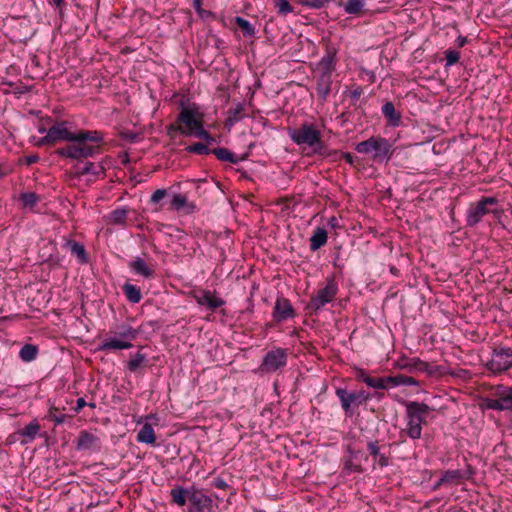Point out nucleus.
Returning <instances> with one entry per match:
<instances>
[{
    "instance_id": "1",
    "label": "nucleus",
    "mask_w": 512,
    "mask_h": 512,
    "mask_svg": "<svg viewBox=\"0 0 512 512\" xmlns=\"http://www.w3.org/2000/svg\"><path fill=\"white\" fill-rule=\"evenodd\" d=\"M103 144V132L80 129L76 132V143L59 147L54 151V154L62 158L82 162L101 154Z\"/></svg>"
},
{
    "instance_id": "2",
    "label": "nucleus",
    "mask_w": 512,
    "mask_h": 512,
    "mask_svg": "<svg viewBox=\"0 0 512 512\" xmlns=\"http://www.w3.org/2000/svg\"><path fill=\"white\" fill-rule=\"evenodd\" d=\"M170 504L179 508L187 507V512H214V505L208 492L195 484L174 485L170 492Z\"/></svg>"
},
{
    "instance_id": "3",
    "label": "nucleus",
    "mask_w": 512,
    "mask_h": 512,
    "mask_svg": "<svg viewBox=\"0 0 512 512\" xmlns=\"http://www.w3.org/2000/svg\"><path fill=\"white\" fill-rule=\"evenodd\" d=\"M355 150L359 154L370 155V159L374 163L387 165L393 158L397 147L389 139L378 135L357 143Z\"/></svg>"
},
{
    "instance_id": "4",
    "label": "nucleus",
    "mask_w": 512,
    "mask_h": 512,
    "mask_svg": "<svg viewBox=\"0 0 512 512\" xmlns=\"http://www.w3.org/2000/svg\"><path fill=\"white\" fill-rule=\"evenodd\" d=\"M179 108L181 111L178 114V122H183L188 127L186 136H194L204 140L207 144L216 142L215 137L204 129L203 114L199 112V107L196 104L186 106L185 101L181 100Z\"/></svg>"
},
{
    "instance_id": "5",
    "label": "nucleus",
    "mask_w": 512,
    "mask_h": 512,
    "mask_svg": "<svg viewBox=\"0 0 512 512\" xmlns=\"http://www.w3.org/2000/svg\"><path fill=\"white\" fill-rule=\"evenodd\" d=\"M401 405L406 407L405 419L406 429L402 431L413 440L420 439L422 436V425L427 424L426 417L434 408L424 402L406 401L398 399Z\"/></svg>"
},
{
    "instance_id": "6",
    "label": "nucleus",
    "mask_w": 512,
    "mask_h": 512,
    "mask_svg": "<svg viewBox=\"0 0 512 512\" xmlns=\"http://www.w3.org/2000/svg\"><path fill=\"white\" fill-rule=\"evenodd\" d=\"M113 337L106 338L100 345L99 351L124 350L133 347L132 341L136 340L139 330L128 323L116 324L110 329Z\"/></svg>"
},
{
    "instance_id": "7",
    "label": "nucleus",
    "mask_w": 512,
    "mask_h": 512,
    "mask_svg": "<svg viewBox=\"0 0 512 512\" xmlns=\"http://www.w3.org/2000/svg\"><path fill=\"white\" fill-rule=\"evenodd\" d=\"M503 209L495 196H482L477 202L471 203L466 213V226L475 227L488 214L500 218Z\"/></svg>"
},
{
    "instance_id": "8",
    "label": "nucleus",
    "mask_w": 512,
    "mask_h": 512,
    "mask_svg": "<svg viewBox=\"0 0 512 512\" xmlns=\"http://www.w3.org/2000/svg\"><path fill=\"white\" fill-rule=\"evenodd\" d=\"M335 395L340 402L344 415L348 418L357 414L360 406L366 405L367 402L372 399V394L365 389L361 388L360 390H350L346 386L336 387Z\"/></svg>"
},
{
    "instance_id": "9",
    "label": "nucleus",
    "mask_w": 512,
    "mask_h": 512,
    "mask_svg": "<svg viewBox=\"0 0 512 512\" xmlns=\"http://www.w3.org/2000/svg\"><path fill=\"white\" fill-rule=\"evenodd\" d=\"M486 368L494 375H500L512 368V348L503 345L494 347Z\"/></svg>"
},
{
    "instance_id": "10",
    "label": "nucleus",
    "mask_w": 512,
    "mask_h": 512,
    "mask_svg": "<svg viewBox=\"0 0 512 512\" xmlns=\"http://www.w3.org/2000/svg\"><path fill=\"white\" fill-rule=\"evenodd\" d=\"M66 141V145H73L76 143V132H71L67 129V122L61 121L53 124L44 137H42L38 145H54L57 142Z\"/></svg>"
},
{
    "instance_id": "11",
    "label": "nucleus",
    "mask_w": 512,
    "mask_h": 512,
    "mask_svg": "<svg viewBox=\"0 0 512 512\" xmlns=\"http://www.w3.org/2000/svg\"><path fill=\"white\" fill-rule=\"evenodd\" d=\"M287 132L290 139L295 144L307 146H312L313 144L318 143L319 135L321 134L315 124H310L308 122L302 123L297 128L289 127Z\"/></svg>"
},
{
    "instance_id": "12",
    "label": "nucleus",
    "mask_w": 512,
    "mask_h": 512,
    "mask_svg": "<svg viewBox=\"0 0 512 512\" xmlns=\"http://www.w3.org/2000/svg\"><path fill=\"white\" fill-rule=\"evenodd\" d=\"M338 292V285L333 278L327 280L324 288L320 289L317 295L312 296L306 309L309 314L317 313L324 305L334 300Z\"/></svg>"
},
{
    "instance_id": "13",
    "label": "nucleus",
    "mask_w": 512,
    "mask_h": 512,
    "mask_svg": "<svg viewBox=\"0 0 512 512\" xmlns=\"http://www.w3.org/2000/svg\"><path fill=\"white\" fill-rule=\"evenodd\" d=\"M288 360V350L285 348H273L268 351L260 364V370L266 373H272L286 366Z\"/></svg>"
},
{
    "instance_id": "14",
    "label": "nucleus",
    "mask_w": 512,
    "mask_h": 512,
    "mask_svg": "<svg viewBox=\"0 0 512 512\" xmlns=\"http://www.w3.org/2000/svg\"><path fill=\"white\" fill-rule=\"evenodd\" d=\"M338 48L328 41L325 45V54L317 62L315 71L317 73H330L333 74L336 70Z\"/></svg>"
},
{
    "instance_id": "15",
    "label": "nucleus",
    "mask_w": 512,
    "mask_h": 512,
    "mask_svg": "<svg viewBox=\"0 0 512 512\" xmlns=\"http://www.w3.org/2000/svg\"><path fill=\"white\" fill-rule=\"evenodd\" d=\"M475 473V468L469 463H466L465 469L445 470L441 472L442 481L445 482L446 486L460 485L470 480Z\"/></svg>"
},
{
    "instance_id": "16",
    "label": "nucleus",
    "mask_w": 512,
    "mask_h": 512,
    "mask_svg": "<svg viewBox=\"0 0 512 512\" xmlns=\"http://www.w3.org/2000/svg\"><path fill=\"white\" fill-rule=\"evenodd\" d=\"M106 159L102 160L101 162L95 164L91 161L83 160L82 162L76 161V163L73 165L74 178H81L84 175L92 174L94 176H101L104 178L106 176V167H105Z\"/></svg>"
},
{
    "instance_id": "17",
    "label": "nucleus",
    "mask_w": 512,
    "mask_h": 512,
    "mask_svg": "<svg viewBox=\"0 0 512 512\" xmlns=\"http://www.w3.org/2000/svg\"><path fill=\"white\" fill-rule=\"evenodd\" d=\"M295 316L296 311L293 308L290 300L283 296L277 297L272 312L273 320L276 323H281L287 319L294 318Z\"/></svg>"
},
{
    "instance_id": "18",
    "label": "nucleus",
    "mask_w": 512,
    "mask_h": 512,
    "mask_svg": "<svg viewBox=\"0 0 512 512\" xmlns=\"http://www.w3.org/2000/svg\"><path fill=\"white\" fill-rule=\"evenodd\" d=\"M76 450L99 452L101 450V440L95 434L87 430H81L76 439Z\"/></svg>"
},
{
    "instance_id": "19",
    "label": "nucleus",
    "mask_w": 512,
    "mask_h": 512,
    "mask_svg": "<svg viewBox=\"0 0 512 512\" xmlns=\"http://www.w3.org/2000/svg\"><path fill=\"white\" fill-rule=\"evenodd\" d=\"M397 367L400 369H406L410 372L412 371H420L426 372L428 375H433L435 373V367L430 365L429 363L421 360L420 358L414 357H401L397 361Z\"/></svg>"
},
{
    "instance_id": "20",
    "label": "nucleus",
    "mask_w": 512,
    "mask_h": 512,
    "mask_svg": "<svg viewBox=\"0 0 512 512\" xmlns=\"http://www.w3.org/2000/svg\"><path fill=\"white\" fill-rule=\"evenodd\" d=\"M367 450L373 459V469L377 466L380 469L386 468L390 465V457L382 452L379 440H370L367 442Z\"/></svg>"
},
{
    "instance_id": "21",
    "label": "nucleus",
    "mask_w": 512,
    "mask_h": 512,
    "mask_svg": "<svg viewBox=\"0 0 512 512\" xmlns=\"http://www.w3.org/2000/svg\"><path fill=\"white\" fill-rule=\"evenodd\" d=\"M40 429H41V425L39 424L37 419H34L29 424L25 425V427L15 431L14 437L19 439V443L21 445H26L35 440Z\"/></svg>"
},
{
    "instance_id": "22",
    "label": "nucleus",
    "mask_w": 512,
    "mask_h": 512,
    "mask_svg": "<svg viewBox=\"0 0 512 512\" xmlns=\"http://www.w3.org/2000/svg\"><path fill=\"white\" fill-rule=\"evenodd\" d=\"M332 74L330 73H318L316 76V94L319 100L325 102L331 93L332 86Z\"/></svg>"
},
{
    "instance_id": "23",
    "label": "nucleus",
    "mask_w": 512,
    "mask_h": 512,
    "mask_svg": "<svg viewBox=\"0 0 512 512\" xmlns=\"http://www.w3.org/2000/svg\"><path fill=\"white\" fill-rule=\"evenodd\" d=\"M145 346H140L139 350L130 355V360L127 362V369L132 373L142 374L141 368L150 367L146 354L142 353Z\"/></svg>"
},
{
    "instance_id": "24",
    "label": "nucleus",
    "mask_w": 512,
    "mask_h": 512,
    "mask_svg": "<svg viewBox=\"0 0 512 512\" xmlns=\"http://www.w3.org/2000/svg\"><path fill=\"white\" fill-rule=\"evenodd\" d=\"M129 268L135 274L142 276L145 279H153L155 277V270L151 265H148L141 257H136L129 262Z\"/></svg>"
},
{
    "instance_id": "25",
    "label": "nucleus",
    "mask_w": 512,
    "mask_h": 512,
    "mask_svg": "<svg viewBox=\"0 0 512 512\" xmlns=\"http://www.w3.org/2000/svg\"><path fill=\"white\" fill-rule=\"evenodd\" d=\"M170 209L174 211H184L186 214H191L195 211L196 205L188 201L185 194H174L170 200Z\"/></svg>"
},
{
    "instance_id": "26",
    "label": "nucleus",
    "mask_w": 512,
    "mask_h": 512,
    "mask_svg": "<svg viewBox=\"0 0 512 512\" xmlns=\"http://www.w3.org/2000/svg\"><path fill=\"white\" fill-rule=\"evenodd\" d=\"M381 111L387 120V124L391 127H398L401 124V112L396 110L393 102L386 101L383 104Z\"/></svg>"
},
{
    "instance_id": "27",
    "label": "nucleus",
    "mask_w": 512,
    "mask_h": 512,
    "mask_svg": "<svg viewBox=\"0 0 512 512\" xmlns=\"http://www.w3.org/2000/svg\"><path fill=\"white\" fill-rule=\"evenodd\" d=\"M212 154H214L220 161L230 162L233 164H237L238 162L244 161L248 158V153H244L240 157H237L233 152L225 147H217L212 149Z\"/></svg>"
},
{
    "instance_id": "28",
    "label": "nucleus",
    "mask_w": 512,
    "mask_h": 512,
    "mask_svg": "<svg viewBox=\"0 0 512 512\" xmlns=\"http://www.w3.org/2000/svg\"><path fill=\"white\" fill-rule=\"evenodd\" d=\"M328 234L323 227H316L310 237V250L317 251L327 243Z\"/></svg>"
},
{
    "instance_id": "29",
    "label": "nucleus",
    "mask_w": 512,
    "mask_h": 512,
    "mask_svg": "<svg viewBox=\"0 0 512 512\" xmlns=\"http://www.w3.org/2000/svg\"><path fill=\"white\" fill-rule=\"evenodd\" d=\"M495 396L500 397L503 411H512V387L498 385L495 390Z\"/></svg>"
},
{
    "instance_id": "30",
    "label": "nucleus",
    "mask_w": 512,
    "mask_h": 512,
    "mask_svg": "<svg viewBox=\"0 0 512 512\" xmlns=\"http://www.w3.org/2000/svg\"><path fill=\"white\" fill-rule=\"evenodd\" d=\"M139 443H145L152 446H156V435L151 424L145 423L139 430L137 437Z\"/></svg>"
},
{
    "instance_id": "31",
    "label": "nucleus",
    "mask_w": 512,
    "mask_h": 512,
    "mask_svg": "<svg viewBox=\"0 0 512 512\" xmlns=\"http://www.w3.org/2000/svg\"><path fill=\"white\" fill-rule=\"evenodd\" d=\"M65 247L69 248L71 253L77 256L81 263L88 262L89 257L83 244L75 240L68 239L66 240Z\"/></svg>"
},
{
    "instance_id": "32",
    "label": "nucleus",
    "mask_w": 512,
    "mask_h": 512,
    "mask_svg": "<svg viewBox=\"0 0 512 512\" xmlns=\"http://www.w3.org/2000/svg\"><path fill=\"white\" fill-rule=\"evenodd\" d=\"M232 22H234L237 27L241 30L243 37L245 38H252L256 35V30L254 25H252L248 20L241 16H235L232 19Z\"/></svg>"
},
{
    "instance_id": "33",
    "label": "nucleus",
    "mask_w": 512,
    "mask_h": 512,
    "mask_svg": "<svg viewBox=\"0 0 512 512\" xmlns=\"http://www.w3.org/2000/svg\"><path fill=\"white\" fill-rule=\"evenodd\" d=\"M122 291L127 300L133 304L139 303L142 299L141 290L136 285L127 282L122 286Z\"/></svg>"
},
{
    "instance_id": "34",
    "label": "nucleus",
    "mask_w": 512,
    "mask_h": 512,
    "mask_svg": "<svg viewBox=\"0 0 512 512\" xmlns=\"http://www.w3.org/2000/svg\"><path fill=\"white\" fill-rule=\"evenodd\" d=\"M365 1L366 0H347L346 3H343L342 0H339L337 4L343 6L347 14L360 15L363 12Z\"/></svg>"
},
{
    "instance_id": "35",
    "label": "nucleus",
    "mask_w": 512,
    "mask_h": 512,
    "mask_svg": "<svg viewBox=\"0 0 512 512\" xmlns=\"http://www.w3.org/2000/svg\"><path fill=\"white\" fill-rule=\"evenodd\" d=\"M127 214H128V209H126V208H117V209L111 211L107 215L108 223L109 224H113V225H122V226H124V225H126Z\"/></svg>"
},
{
    "instance_id": "36",
    "label": "nucleus",
    "mask_w": 512,
    "mask_h": 512,
    "mask_svg": "<svg viewBox=\"0 0 512 512\" xmlns=\"http://www.w3.org/2000/svg\"><path fill=\"white\" fill-rule=\"evenodd\" d=\"M39 349L37 345L27 343L19 351V357L23 362H31L38 356Z\"/></svg>"
},
{
    "instance_id": "37",
    "label": "nucleus",
    "mask_w": 512,
    "mask_h": 512,
    "mask_svg": "<svg viewBox=\"0 0 512 512\" xmlns=\"http://www.w3.org/2000/svg\"><path fill=\"white\" fill-rule=\"evenodd\" d=\"M315 155H319L324 158H330L336 155L338 151L330 150L325 142L322 141L321 134L319 135V142L310 146Z\"/></svg>"
},
{
    "instance_id": "38",
    "label": "nucleus",
    "mask_w": 512,
    "mask_h": 512,
    "mask_svg": "<svg viewBox=\"0 0 512 512\" xmlns=\"http://www.w3.org/2000/svg\"><path fill=\"white\" fill-rule=\"evenodd\" d=\"M191 296L195 299L199 306H206L209 300L216 294V292H211L210 290L200 289L193 290L190 292Z\"/></svg>"
},
{
    "instance_id": "39",
    "label": "nucleus",
    "mask_w": 512,
    "mask_h": 512,
    "mask_svg": "<svg viewBox=\"0 0 512 512\" xmlns=\"http://www.w3.org/2000/svg\"><path fill=\"white\" fill-rule=\"evenodd\" d=\"M188 127L183 124V122H178V116L174 123H171L166 126V134L170 137V139H175L178 133L186 136Z\"/></svg>"
},
{
    "instance_id": "40",
    "label": "nucleus",
    "mask_w": 512,
    "mask_h": 512,
    "mask_svg": "<svg viewBox=\"0 0 512 512\" xmlns=\"http://www.w3.org/2000/svg\"><path fill=\"white\" fill-rule=\"evenodd\" d=\"M243 110L244 105L242 103H238L235 107H230L225 125H233L234 123L239 122L242 119L241 113Z\"/></svg>"
},
{
    "instance_id": "41",
    "label": "nucleus",
    "mask_w": 512,
    "mask_h": 512,
    "mask_svg": "<svg viewBox=\"0 0 512 512\" xmlns=\"http://www.w3.org/2000/svg\"><path fill=\"white\" fill-rule=\"evenodd\" d=\"M342 464H343V471L346 474H351V473L362 474L364 472V468L362 467V465L355 463V460H353L351 458L344 456L342 458Z\"/></svg>"
},
{
    "instance_id": "42",
    "label": "nucleus",
    "mask_w": 512,
    "mask_h": 512,
    "mask_svg": "<svg viewBox=\"0 0 512 512\" xmlns=\"http://www.w3.org/2000/svg\"><path fill=\"white\" fill-rule=\"evenodd\" d=\"M19 200L24 208H33L39 202L40 197L35 192H24L20 194Z\"/></svg>"
},
{
    "instance_id": "43",
    "label": "nucleus",
    "mask_w": 512,
    "mask_h": 512,
    "mask_svg": "<svg viewBox=\"0 0 512 512\" xmlns=\"http://www.w3.org/2000/svg\"><path fill=\"white\" fill-rule=\"evenodd\" d=\"M185 150L192 154L208 155L212 153V149L208 147L207 143L196 142L185 148Z\"/></svg>"
},
{
    "instance_id": "44",
    "label": "nucleus",
    "mask_w": 512,
    "mask_h": 512,
    "mask_svg": "<svg viewBox=\"0 0 512 512\" xmlns=\"http://www.w3.org/2000/svg\"><path fill=\"white\" fill-rule=\"evenodd\" d=\"M273 3L279 15L286 16L294 12V8L288 0H273Z\"/></svg>"
},
{
    "instance_id": "45",
    "label": "nucleus",
    "mask_w": 512,
    "mask_h": 512,
    "mask_svg": "<svg viewBox=\"0 0 512 512\" xmlns=\"http://www.w3.org/2000/svg\"><path fill=\"white\" fill-rule=\"evenodd\" d=\"M363 94V88L361 86H355L349 91V97L351 99V105L357 110L361 109L360 97Z\"/></svg>"
},
{
    "instance_id": "46",
    "label": "nucleus",
    "mask_w": 512,
    "mask_h": 512,
    "mask_svg": "<svg viewBox=\"0 0 512 512\" xmlns=\"http://www.w3.org/2000/svg\"><path fill=\"white\" fill-rule=\"evenodd\" d=\"M481 405L484 409L503 411L499 396H496V398H483Z\"/></svg>"
},
{
    "instance_id": "47",
    "label": "nucleus",
    "mask_w": 512,
    "mask_h": 512,
    "mask_svg": "<svg viewBox=\"0 0 512 512\" xmlns=\"http://www.w3.org/2000/svg\"><path fill=\"white\" fill-rule=\"evenodd\" d=\"M59 408L51 406L47 415V418L54 421L55 425L63 424L68 417L66 414H58Z\"/></svg>"
},
{
    "instance_id": "48",
    "label": "nucleus",
    "mask_w": 512,
    "mask_h": 512,
    "mask_svg": "<svg viewBox=\"0 0 512 512\" xmlns=\"http://www.w3.org/2000/svg\"><path fill=\"white\" fill-rule=\"evenodd\" d=\"M445 60H446V67L453 66L457 64L460 60L461 54L459 51L454 49H447L445 52Z\"/></svg>"
},
{
    "instance_id": "49",
    "label": "nucleus",
    "mask_w": 512,
    "mask_h": 512,
    "mask_svg": "<svg viewBox=\"0 0 512 512\" xmlns=\"http://www.w3.org/2000/svg\"><path fill=\"white\" fill-rule=\"evenodd\" d=\"M365 384L370 387L377 390H384L386 389V385L383 382V377H370L368 379H365Z\"/></svg>"
},
{
    "instance_id": "50",
    "label": "nucleus",
    "mask_w": 512,
    "mask_h": 512,
    "mask_svg": "<svg viewBox=\"0 0 512 512\" xmlns=\"http://www.w3.org/2000/svg\"><path fill=\"white\" fill-rule=\"evenodd\" d=\"M225 300L217 297L216 294L209 300L208 304L205 306L211 312H215L218 308L225 305Z\"/></svg>"
},
{
    "instance_id": "51",
    "label": "nucleus",
    "mask_w": 512,
    "mask_h": 512,
    "mask_svg": "<svg viewBox=\"0 0 512 512\" xmlns=\"http://www.w3.org/2000/svg\"><path fill=\"white\" fill-rule=\"evenodd\" d=\"M225 300L217 297L216 294L209 300L208 304L205 306L211 312H215L218 308L225 305Z\"/></svg>"
},
{
    "instance_id": "52",
    "label": "nucleus",
    "mask_w": 512,
    "mask_h": 512,
    "mask_svg": "<svg viewBox=\"0 0 512 512\" xmlns=\"http://www.w3.org/2000/svg\"><path fill=\"white\" fill-rule=\"evenodd\" d=\"M300 5L309 7L311 9H321L326 7L324 0H298Z\"/></svg>"
},
{
    "instance_id": "53",
    "label": "nucleus",
    "mask_w": 512,
    "mask_h": 512,
    "mask_svg": "<svg viewBox=\"0 0 512 512\" xmlns=\"http://www.w3.org/2000/svg\"><path fill=\"white\" fill-rule=\"evenodd\" d=\"M119 137L122 139V140H127L129 141L130 143H135L138 141L139 137H140V134L137 133V132H134V131H130V130H125V131H121L119 133Z\"/></svg>"
},
{
    "instance_id": "54",
    "label": "nucleus",
    "mask_w": 512,
    "mask_h": 512,
    "mask_svg": "<svg viewBox=\"0 0 512 512\" xmlns=\"http://www.w3.org/2000/svg\"><path fill=\"white\" fill-rule=\"evenodd\" d=\"M412 386V385H419V381L413 377L406 376L403 374H398V386Z\"/></svg>"
},
{
    "instance_id": "55",
    "label": "nucleus",
    "mask_w": 512,
    "mask_h": 512,
    "mask_svg": "<svg viewBox=\"0 0 512 512\" xmlns=\"http://www.w3.org/2000/svg\"><path fill=\"white\" fill-rule=\"evenodd\" d=\"M167 195L166 189H157L154 191L150 197V202L152 204L159 203L165 196Z\"/></svg>"
},
{
    "instance_id": "56",
    "label": "nucleus",
    "mask_w": 512,
    "mask_h": 512,
    "mask_svg": "<svg viewBox=\"0 0 512 512\" xmlns=\"http://www.w3.org/2000/svg\"><path fill=\"white\" fill-rule=\"evenodd\" d=\"M39 156L37 154H32V155H28V156H25L23 158H20L19 159V163L20 164H25L27 166H30L32 164H35L39 161Z\"/></svg>"
},
{
    "instance_id": "57",
    "label": "nucleus",
    "mask_w": 512,
    "mask_h": 512,
    "mask_svg": "<svg viewBox=\"0 0 512 512\" xmlns=\"http://www.w3.org/2000/svg\"><path fill=\"white\" fill-rule=\"evenodd\" d=\"M13 171V168L5 162H0V179L9 175Z\"/></svg>"
},
{
    "instance_id": "58",
    "label": "nucleus",
    "mask_w": 512,
    "mask_h": 512,
    "mask_svg": "<svg viewBox=\"0 0 512 512\" xmlns=\"http://www.w3.org/2000/svg\"><path fill=\"white\" fill-rule=\"evenodd\" d=\"M194 9L201 19H206L208 17H215V14L213 12L203 9L202 6H199L198 8H194Z\"/></svg>"
},
{
    "instance_id": "59",
    "label": "nucleus",
    "mask_w": 512,
    "mask_h": 512,
    "mask_svg": "<svg viewBox=\"0 0 512 512\" xmlns=\"http://www.w3.org/2000/svg\"><path fill=\"white\" fill-rule=\"evenodd\" d=\"M383 382L386 385V389L389 385L398 386V374L393 376H385L383 377Z\"/></svg>"
},
{
    "instance_id": "60",
    "label": "nucleus",
    "mask_w": 512,
    "mask_h": 512,
    "mask_svg": "<svg viewBox=\"0 0 512 512\" xmlns=\"http://www.w3.org/2000/svg\"><path fill=\"white\" fill-rule=\"evenodd\" d=\"M370 377L371 376L368 375V373L364 369H362V368L356 369V374H355L356 380L365 383V379H368Z\"/></svg>"
},
{
    "instance_id": "61",
    "label": "nucleus",
    "mask_w": 512,
    "mask_h": 512,
    "mask_svg": "<svg viewBox=\"0 0 512 512\" xmlns=\"http://www.w3.org/2000/svg\"><path fill=\"white\" fill-rule=\"evenodd\" d=\"M213 486L221 490H226L229 487L227 482L221 477H217L213 480Z\"/></svg>"
},
{
    "instance_id": "62",
    "label": "nucleus",
    "mask_w": 512,
    "mask_h": 512,
    "mask_svg": "<svg viewBox=\"0 0 512 512\" xmlns=\"http://www.w3.org/2000/svg\"><path fill=\"white\" fill-rule=\"evenodd\" d=\"M346 453L348 454V458H351L353 460H357L361 451L355 450L351 445L346 446Z\"/></svg>"
},
{
    "instance_id": "63",
    "label": "nucleus",
    "mask_w": 512,
    "mask_h": 512,
    "mask_svg": "<svg viewBox=\"0 0 512 512\" xmlns=\"http://www.w3.org/2000/svg\"><path fill=\"white\" fill-rule=\"evenodd\" d=\"M87 405V402L84 398H78L76 401V406L74 407V411L76 413H79L85 406Z\"/></svg>"
},
{
    "instance_id": "64",
    "label": "nucleus",
    "mask_w": 512,
    "mask_h": 512,
    "mask_svg": "<svg viewBox=\"0 0 512 512\" xmlns=\"http://www.w3.org/2000/svg\"><path fill=\"white\" fill-rule=\"evenodd\" d=\"M341 158H343L348 164L354 165V156L349 152H341Z\"/></svg>"
}]
</instances>
